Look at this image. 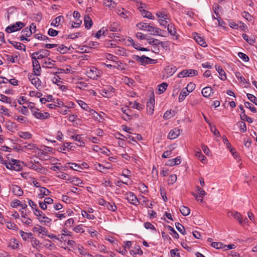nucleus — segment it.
I'll return each instance as SVG.
<instances>
[{
  "label": "nucleus",
  "instance_id": "f257e3e1",
  "mask_svg": "<svg viewBox=\"0 0 257 257\" xmlns=\"http://www.w3.org/2000/svg\"><path fill=\"white\" fill-rule=\"evenodd\" d=\"M36 207L37 205L33 202V207ZM33 213L37 216V219L41 223L44 224L49 223L52 221V219L47 217L45 214L38 209H35L33 207Z\"/></svg>",
  "mask_w": 257,
  "mask_h": 257
},
{
  "label": "nucleus",
  "instance_id": "f03ea898",
  "mask_svg": "<svg viewBox=\"0 0 257 257\" xmlns=\"http://www.w3.org/2000/svg\"><path fill=\"white\" fill-rule=\"evenodd\" d=\"M137 27L140 29H142L144 30L150 32L151 35H155L157 34L159 36H162L161 34H160V33L162 31L161 30L158 28L150 26L147 23H140L137 24Z\"/></svg>",
  "mask_w": 257,
  "mask_h": 257
},
{
  "label": "nucleus",
  "instance_id": "7ed1b4c3",
  "mask_svg": "<svg viewBox=\"0 0 257 257\" xmlns=\"http://www.w3.org/2000/svg\"><path fill=\"white\" fill-rule=\"evenodd\" d=\"M4 164L8 169L16 171H20L22 168L20 162L17 160L13 159L11 162H9L7 161Z\"/></svg>",
  "mask_w": 257,
  "mask_h": 257
},
{
  "label": "nucleus",
  "instance_id": "20e7f679",
  "mask_svg": "<svg viewBox=\"0 0 257 257\" xmlns=\"http://www.w3.org/2000/svg\"><path fill=\"white\" fill-rule=\"evenodd\" d=\"M35 195L39 198H42L45 196H47L50 191L45 187H38L33 189Z\"/></svg>",
  "mask_w": 257,
  "mask_h": 257
},
{
  "label": "nucleus",
  "instance_id": "39448f33",
  "mask_svg": "<svg viewBox=\"0 0 257 257\" xmlns=\"http://www.w3.org/2000/svg\"><path fill=\"white\" fill-rule=\"evenodd\" d=\"M25 26V24L21 22H18L15 24L9 26L6 29L7 33H12L21 30Z\"/></svg>",
  "mask_w": 257,
  "mask_h": 257
},
{
  "label": "nucleus",
  "instance_id": "423d86ee",
  "mask_svg": "<svg viewBox=\"0 0 257 257\" xmlns=\"http://www.w3.org/2000/svg\"><path fill=\"white\" fill-rule=\"evenodd\" d=\"M198 75L196 70L193 69L184 70L178 74V77L180 78L184 77H192Z\"/></svg>",
  "mask_w": 257,
  "mask_h": 257
},
{
  "label": "nucleus",
  "instance_id": "0eeeda50",
  "mask_svg": "<svg viewBox=\"0 0 257 257\" xmlns=\"http://www.w3.org/2000/svg\"><path fill=\"white\" fill-rule=\"evenodd\" d=\"M36 110H35L33 109V116H34L36 118L39 119L41 120H44L48 118L50 114L48 112L40 111L38 109L36 108Z\"/></svg>",
  "mask_w": 257,
  "mask_h": 257
},
{
  "label": "nucleus",
  "instance_id": "6e6552de",
  "mask_svg": "<svg viewBox=\"0 0 257 257\" xmlns=\"http://www.w3.org/2000/svg\"><path fill=\"white\" fill-rule=\"evenodd\" d=\"M86 73L87 76L91 79H95L98 76L97 69L95 67L87 68Z\"/></svg>",
  "mask_w": 257,
  "mask_h": 257
},
{
  "label": "nucleus",
  "instance_id": "1a4fd4ad",
  "mask_svg": "<svg viewBox=\"0 0 257 257\" xmlns=\"http://www.w3.org/2000/svg\"><path fill=\"white\" fill-rule=\"evenodd\" d=\"M182 132V130L175 128L172 130L168 134V138L171 140L177 138Z\"/></svg>",
  "mask_w": 257,
  "mask_h": 257
},
{
  "label": "nucleus",
  "instance_id": "9d476101",
  "mask_svg": "<svg viewBox=\"0 0 257 257\" xmlns=\"http://www.w3.org/2000/svg\"><path fill=\"white\" fill-rule=\"evenodd\" d=\"M125 198L131 204L137 205L139 202L137 197L134 195V193L129 192L125 195Z\"/></svg>",
  "mask_w": 257,
  "mask_h": 257
},
{
  "label": "nucleus",
  "instance_id": "9b49d317",
  "mask_svg": "<svg viewBox=\"0 0 257 257\" xmlns=\"http://www.w3.org/2000/svg\"><path fill=\"white\" fill-rule=\"evenodd\" d=\"M41 67L37 60H33V75L39 76L41 74Z\"/></svg>",
  "mask_w": 257,
  "mask_h": 257
},
{
  "label": "nucleus",
  "instance_id": "f8f14e48",
  "mask_svg": "<svg viewBox=\"0 0 257 257\" xmlns=\"http://www.w3.org/2000/svg\"><path fill=\"white\" fill-rule=\"evenodd\" d=\"M194 39L196 41V42L199 44L200 46L205 47L207 46V44L204 40V39L200 36L197 33H194Z\"/></svg>",
  "mask_w": 257,
  "mask_h": 257
},
{
  "label": "nucleus",
  "instance_id": "ddd939ff",
  "mask_svg": "<svg viewBox=\"0 0 257 257\" xmlns=\"http://www.w3.org/2000/svg\"><path fill=\"white\" fill-rule=\"evenodd\" d=\"M133 59L136 60V61L139 62L141 64L145 65L148 64L147 57L145 56H142L140 57L138 55H133Z\"/></svg>",
  "mask_w": 257,
  "mask_h": 257
},
{
  "label": "nucleus",
  "instance_id": "4468645a",
  "mask_svg": "<svg viewBox=\"0 0 257 257\" xmlns=\"http://www.w3.org/2000/svg\"><path fill=\"white\" fill-rule=\"evenodd\" d=\"M154 104L155 99L154 98H151L149 100L147 103V107L148 112L149 114L151 115L153 113L154 110Z\"/></svg>",
  "mask_w": 257,
  "mask_h": 257
},
{
  "label": "nucleus",
  "instance_id": "2eb2a0df",
  "mask_svg": "<svg viewBox=\"0 0 257 257\" xmlns=\"http://www.w3.org/2000/svg\"><path fill=\"white\" fill-rule=\"evenodd\" d=\"M12 192L17 196H22L23 194V191L21 188L16 185H13L11 188Z\"/></svg>",
  "mask_w": 257,
  "mask_h": 257
},
{
  "label": "nucleus",
  "instance_id": "dca6fc26",
  "mask_svg": "<svg viewBox=\"0 0 257 257\" xmlns=\"http://www.w3.org/2000/svg\"><path fill=\"white\" fill-rule=\"evenodd\" d=\"M64 21V18L62 16H59L56 17L54 20L52 21L51 23V25L54 27H58L61 25Z\"/></svg>",
  "mask_w": 257,
  "mask_h": 257
},
{
  "label": "nucleus",
  "instance_id": "f3484780",
  "mask_svg": "<svg viewBox=\"0 0 257 257\" xmlns=\"http://www.w3.org/2000/svg\"><path fill=\"white\" fill-rule=\"evenodd\" d=\"M48 52V51L46 50H43L39 52L33 53V59L43 58L47 55Z\"/></svg>",
  "mask_w": 257,
  "mask_h": 257
},
{
  "label": "nucleus",
  "instance_id": "a211bd4d",
  "mask_svg": "<svg viewBox=\"0 0 257 257\" xmlns=\"http://www.w3.org/2000/svg\"><path fill=\"white\" fill-rule=\"evenodd\" d=\"M9 42L15 48L21 50L22 49L24 50V51L26 50V47L25 46L20 43V42H17L13 41H10L9 40Z\"/></svg>",
  "mask_w": 257,
  "mask_h": 257
},
{
  "label": "nucleus",
  "instance_id": "6ab92c4d",
  "mask_svg": "<svg viewBox=\"0 0 257 257\" xmlns=\"http://www.w3.org/2000/svg\"><path fill=\"white\" fill-rule=\"evenodd\" d=\"M213 93V90L210 87H205L202 90V94L205 97L210 96Z\"/></svg>",
  "mask_w": 257,
  "mask_h": 257
},
{
  "label": "nucleus",
  "instance_id": "aec40b11",
  "mask_svg": "<svg viewBox=\"0 0 257 257\" xmlns=\"http://www.w3.org/2000/svg\"><path fill=\"white\" fill-rule=\"evenodd\" d=\"M84 23L85 28L87 29H90L93 24L91 19L88 15H85L84 16Z\"/></svg>",
  "mask_w": 257,
  "mask_h": 257
},
{
  "label": "nucleus",
  "instance_id": "412c9836",
  "mask_svg": "<svg viewBox=\"0 0 257 257\" xmlns=\"http://www.w3.org/2000/svg\"><path fill=\"white\" fill-rule=\"evenodd\" d=\"M215 68L220 75V79L222 80H226V74L223 69L220 66H216Z\"/></svg>",
  "mask_w": 257,
  "mask_h": 257
},
{
  "label": "nucleus",
  "instance_id": "4be33fe9",
  "mask_svg": "<svg viewBox=\"0 0 257 257\" xmlns=\"http://www.w3.org/2000/svg\"><path fill=\"white\" fill-rule=\"evenodd\" d=\"M33 231L38 232L39 233H42L43 234H46L48 230L44 227L40 225H36L33 227Z\"/></svg>",
  "mask_w": 257,
  "mask_h": 257
},
{
  "label": "nucleus",
  "instance_id": "5701e85b",
  "mask_svg": "<svg viewBox=\"0 0 257 257\" xmlns=\"http://www.w3.org/2000/svg\"><path fill=\"white\" fill-rule=\"evenodd\" d=\"M228 213H231V215H232L234 217V218H235L238 221L239 224H242V223H243V220L242 218L241 214L239 212H228Z\"/></svg>",
  "mask_w": 257,
  "mask_h": 257
},
{
  "label": "nucleus",
  "instance_id": "b1692460",
  "mask_svg": "<svg viewBox=\"0 0 257 257\" xmlns=\"http://www.w3.org/2000/svg\"><path fill=\"white\" fill-rule=\"evenodd\" d=\"M32 28V24H31L30 26V28H26L24 30H23L21 32V33L23 34V36H26V37H30V36L32 34V32L31 31V28Z\"/></svg>",
  "mask_w": 257,
  "mask_h": 257
},
{
  "label": "nucleus",
  "instance_id": "393cba45",
  "mask_svg": "<svg viewBox=\"0 0 257 257\" xmlns=\"http://www.w3.org/2000/svg\"><path fill=\"white\" fill-rule=\"evenodd\" d=\"M165 70L168 76H171L176 72V68L174 66H168Z\"/></svg>",
  "mask_w": 257,
  "mask_h": 257
},
{
  "label": "nucleus",
  "instance_id": "a878e982",
  "mask_svg": "<svg viewBox=\"0 0 257 257\" xmlns=\"http://www.w3.org/2000/svg\"><path fill=\"white\" fill-rule=\"evenodd\" d=\"M20 233L24 240H26L27 239H32V233L31 232H26L22 230L20 231Z\"/></svg>",
  "mask_w": 257,
  "mask_h": 257
},
{
  "label": "nucleus",
  "instance_id": "bb28decb",
  "mask_svg": "<svg viewBox=\"0 0 257 257\" xmlns=\"http://www.w3.org/2000/svg\"><path fill=\"white\" fill-rule=\"evenodd\" d=\"M168 32L172 36H176V31L174 25L173 24H170L167 27Z\"/></svg>",
  "mask_w": 257,
  "mask_h": 257
},
{
  "label": "nucleus",
  "instance_id": "cd10ccee",
  "mask_svg": "<svg viewBox=\"0 0 257 257\" xmlns=\"http://www.w3.org/2000/svg\"><path fill=\"white\" fill-rule=\"evenodd\" d=\"M33 170H35L39 173H43L45 170L42 167L41 164H34L33 163Z\"/></svg>",
  "mask_w": 257,
  "mask_h": 257
},
{
  "label": "nucleus",
  "instance_id": "c85d7f7f",
  "mask_svg": "<svg viewBox=\"0 0 257 257\" xmlns=\"http://www.w3.org/2000/svg\"><path fill=\"white\" fill-rule=\"evenodd\" d=\"M189 94V92L186 91L184 88H183L180 94V95L179 96V102H182L183 101L184 99L185 98V97L188 95Z\"/></svg>",
  "mask_w": 257,
  "mask_h": 257
},
{
  "label": "nucleus",
  "instance_id": "c756f323",
  "mask_svg": "<svg viewBox=\"0 0 257 257\" xmlns=\"http://www.w3.org/2000/svg\"><path fill=\"white\" fill-rule=\"evenodd\" d=\"M240 118L242 120L246 121L249 123L252 122V119L245 114L244 110H243V112L240 114Z\"/></svg>",
  "mask_w": 257,
  "mask_h": 257
},
{
  "label": "nucleus",
  "instance_id": "7c9ffc66",
  "mask_svg": "<svg viewBox=\"0 0 257 257\" xmlns=\"http://www.w3.org/2000/svg\"><path fill=\"white\" fill-rule=\"evenodd\" d=\"M141 15L145 18L153 20L154 19V17L152 16V14L146 10H142Z\"/></svg>",
  "mask_w": 257,
  "mask_h": 257
},
{
  "label": "nucleus",
  "instance_id": "2f4dec72",
  "mask_svg": "<svg viewBox=\"0 0 257 257\" xmlns=\"http://www.w3.org/2000/svg\"><path fill=\"white\" fill-rule=\"evenodd\" d=\"M195 156L200 160L203 163H205L206 161V158L203 155L201 154V151L199 150L198 151L196 152Z\"/></svg>",
  "mask_w": 257,
  "mask_h": 257
},
{
  "label": "nucleus",
  "instance_id": "473e14b6",
  "mask_svg": "<svg viewBox=\"0 0 257 257\" xmlns=\"http://www.w3.org/2000/svg\"><path fill=\"white\" fill-rule=\"evenodd\" d=\"M180 211L184 216H187L190 213V209L185 206H181L180 208Z\"/></svg>",
  "mask_w": 257,
  "mask_h": 257
},
{
  "label": "nucleus",
  "instance_id": "72a5a7b5",
  "mask_svg": "<svg viewBox=\"0 0 257 257\" xmlns=\"http://www.w3.org/2000/svg\"><path fill=\"white\" fill-rule=\"evenodd\" d=\"M19 136L20 138L25 139H29L32 137L31 134L29 132H20L19 133Z\"/></svg>",
  "mask_w": 257,
  "mask_h": 257
},
{
  "label": "nucleus",
  "instance_id": "f704fd0d",
  "mask_svg": "<svg viewBox=\"0 0 257 257\" xmlns=\"http://www.w3.org/2000/svg\"><path fill=\"white\" fill-rule=\"evenodd\" d=\"M167 228L168 230L170 231V234L173 237L176 239H178L179 238V234L172 227H171V226H168Z\"/></svg>",
  "mask_w": 257,
  "mask_h": 257
},
{
  "label": "nucleus",
  "instance_id": "c9c22d12",
  "mask_svg": "<svg viewBox=\"0 0 257 257\" xmlns=\"http://www.w3.org/2000/svg\"><path fill=\"white\" fill-rule=\"evenodd\" d=\"M176 227L177 229L182 234L184 235L186 234V231L184 227L180 223H176L175 224Z\"/></svg>",
  "mask_w": 257,
  "mask_h": 257
},
{
  "label": "nucleus",
  "instance_id": "e433bc0d",
  "mask_svg": "<svg viewBox=\"0 0 257 257\" xmlns=\"http://www.w3.org/2000/svg\"><path fill=\"white\" fill-rule=\"evenodd\" d=\"M116 13H117L118 15L121 16L123 18H127V13H128L123 8L117 9Z\"/></svg>",
  "mask_w": 257,
  "mask_h": 257
},
{
  "label": "nucleus",
  "instance_id": "4c0bfd02",
  "mask_svg": "<svg viewBox=\"0 0 257 257\" xmlns=\"http://www.w3.org/2000/svg\"><path fill=\"white\" fill-rule=\"evenodd\" d=\"M103 4L109 8H114L116 6L115 3L111 0H104Z\"/></svg>",
  "mask_w": 257,
  "mask_h": 257
},
{
  "label": "nucleus",
  "instance_id": "58836bf2",
  "mask_svg": "<svg viewBox=\"0 0 257 257\" xmlns=\"http://www.w3.org/2000/svg\"><path fill=\"white\" fill-rule=\"evenodd\" d=\"M0 101L8 103H11L12 99L4 94H0Z\"/></svg>",
  "mask_w": 257,
  "mask_h": 257
},
{
  "label": "nucleus",
  "instance_id": "ea45409f",
  "mask_svg": "<svg viewBox=\"0 0 257 257\" xmlns=\"http://www.w3.org/2000/svg\"><path fill=\"white\" fill-rule=\"evenodd\" d=\"M43 154L42 150L38 149L34 145H33V156H41Z\"/></svg>",
  "mask_w": 257,
  "mask_h": 257
},
{
  "label": "nucleus",
  "instance_id": "a19ab883",
  "mask_svg": "<svg viewBox=\"0 0 257 257\" xmlns=\"http://www.w3.org/2000/svg\"><path fill=\"white\" fill-rule=\"evenodd\" d=\"M147 40L148 43L150 45H155L156 46H159V42L160 41L158 39H147Z\"/></svg>",
  "mask_w": 257,
  "mask_h": 257
},
{
  "label": "nucleus",
  "instance_id": "79ce46f5",
  "mask_svg": "<svg viewBox=\"0 0 257 257\" xmlns=\"http://www.w3.org/2000/svg\"><path fill=\"white\" fill-rule=\"evenodd\" d=\"M33 80L35 81L34 83H33V85H35L37 89L40 90L42 88V86L41 81L40 80L39 78L38 77L33 78Z\"/></svg>",
  "mask_w": 257,
  "mask_h": 257
},
{
  "label": "nucleus",
  "instance_id": "37998d69",
  "mask_svg": "<svg viewBox=\"0 0 257 257\" xmlns=\"http://www.w3.org/2000/svg\"><path fill=\"white\" fill-rule=\"evenodd\" d=\"M57 51L60 53L65 54L68 51V49L66 46L61 45L57 48Z\"/></svg>",
  "mask_w": 257,
  "mask_h": 257
},
{
  "label": "nucleus",
  "instance_id": "c03bdc74",
  "mask_svg": "<svg viewBox=\"0 0 257 257\" xmlns=\"http://www.w3.org/2000/svg\"><path fill=\"white\" fill-rule=\"evenodd\" d=\"M177 177L176 175L173 174L171 175L169 177L168 179V184H174L177 180Z\"/></svg>",
  "mask_w": 257,
  "mask_h": 257
},
{
  "label": "nucleus",
  "instance_id": "a18cd8bd",
  "mask_svg": "<svg viewBox=\"0 0 257 257\" xmlns=\"http://www.w3.org/2000/svg\"><path fill=\"white\" fill-rule=\"evenodd\" d=\"M168 86V84L167 83L163 82L160 84L158 87L159 89L158 90L160 92V93H162L164 92V91L167 89V87Z\"/></svg>",
  "mask_w": 257,
  "mask_h": 257
},
{
  "label": "nucleus",
  "instance_id": "49530a36",
  "mask_svg": "<svg viewBox=\"0 0 257 257\" xmlns=\"http://www.w3.org/2000/svg\"><path fill=\"white\" fill-rule=\"evenodd\" d=\"M247 96L248 99L257 106V98L253 94L247 93Z\"/></svg>",
  "mask_w": 257,
  "mask_h": 257
},
{
  "label": "nucleus",
  "instance_id": "de8ad7c7",
  "mask_svg": "<svg viewBox=\"0 0 257 257\" xmlns=\"http://www.w3.org/2000/svg\"><path fill=\"white\" fill-rule=\"evenodd\" d=\"M195 88V84L194 83L190 82L184 89L189 93L191 92Z\"/></svg>",
  "mask_w": 257,
  "mask_h": 257
},
{
  "label": "nucleus",
  "instance_id": "09e8293b",
  "mask_svg": "<svg viewBox=\"0 0 257 257\" xmlns=\"http://www.w3.org/2000/svg\"><path fill=\"white\" fill-rule=\"evenodd\" d=\"M174 112V111H172L171 110H167L164 114V116H163L164 118L167 119H169V118H171L174 115V114H173Z\"/></svg>",
  "mask_w": 257,
  "mask_h": 257
},
{
  "label": "nucleus",
  "instance_id": "8fccbe9b",
  "mask_svg": "<svg viewBox=\"0 0 257 257\" xmlns=\"http://www.w3.org/2000/svg\"><path fill=\"white\" fill-rule=\"evenodd\" d=\"M238 56L242 59L244 62H248L249 61V57L245 54L239 52L238 53Z\"/></svg>",
  "mask_w": 257,
  "mask_h": 257
},
{
  "label": "nucleus",
  "instance_id": "3c124183",
  "mask_svg": "<svg viewBox=\"0 0 257 257\" xmlns=\"http://www.w3.org/2000/svg\"><path fill=\"white\" fill-rule=\"evenodd\" d=\"M211 245L215 248L219 249V248H222L224 246V245L222 243L219 242H212L211 244Z\"/></svg>",
  "mask_w": 257,
  "mask_h": 257
},
{
  "label": "nucleus",
  "instance_id": "603ef678",
  "mask_svg": "<svg viewBox=\"0 0 257 257\" xmlns=\"http://www.w3.org/2000/svg\"><path fill=\"white\" fill-rule=\"evenodd\" d=\"M10 246H11L13 248H18L19 247L18 241L15 239L11 240V241L10 242Z\"/></svg>",
  "mask_w": 257,
  "mask_h": 257
},
{
  "label": "nucleus",
  "instance_id": "864d4df0",
  "mask_svg": "<svg viewBox=\"0 0 257 257\" xmlns=\"http://www.w3.org/2000/svg\"><path fill=\"white\" fill-rule=\"evenodd\" d=\"M105 207H106V208L108 210L112 211H115L117 209L116 206L114 204H111V203L108 202H107Z\"/></svg>",
  "mask_w": 257,
  "mask_h": 257
},
{
  "label": "nucleus",
  "instance_id": "5fc2aeb1",
  "mask_svg": "<svg viewBox=\"0 0 257 257\" xmlns=\"http://www.w3.org/2000/svg\"><path fill=\"white\" fill-rule=\"evenodd\" d=\"M244 105L246 107L250 109V110L252 112H254V113H255L256 112V108L253 107V106H252V104L248 102H245L244 103Z\"/></svg>",
  "mask_w": 257,
  "mask_h": 257
},
{
  "label": "nucleus",
  "instance_id": "6e6d98bb",
  "mask_svg": "<svg viewBox=\"0 0 257 257\" xmlns=\"http://www.w3.org/2000/svg\"><path fill=\"white\" fill-rule=\"evenodd\" d=\"M34 38L40 41H45L47 39H48V38L46 36H44L42 35H40L39 34L35 35Z\"/></svg>",
  "mask_w": 257,
  "mask_h": 257
},
{
  "label": "nucleus",
  "instance_id": "4d7b16f0",
  "mask_svg": "<svg viewBox=\"0 0 257 257\" xmlns=\"http://www.w3.org/2000/svg\"><path fill=\"white\" fill-rule=\"evenodd\" d=\"M96 169L100 172H104V170L109 169V167H105L101 164H98L96 166Z\"/></svg>",
  "mask_w": 257,
  "mask_h": 257
},
{
  "label": "nucleus",
  "instance_id": "13d9d810",
  "mask_svg": "<svg viewBox=\"0 0 257 257\" xmlns=\"http://www.w3.org/2000/svg\"><path fill=\"white\" fill-rule=\"evenodd\" d=\"M239 124L240 127V131L242 133L245 132L246 131L245 123L243 121H240L239 122Z\"/></svg>",
  "mask_w": 257,
  "mask_h": 257
},
{
  "label": "nucleus",
  "instance_id": "bf43d9fd",
  "mask_svg": "<svg viewBox=\"0 0 257 257\" xmlns=\"http://www.w3.org/2000/svg\"><path fill=\"white\" fill-rule=\"evenodd\" d=\"M130 105L133 104V106H132L133 108H137V109H139V110H141V109H143L142 105L141 104H140L136 101L134 103L130 102Z\"/></svg>",
  "mask_w": 257,
  "mask_h": 257
},
{
  "label": "nucleus",
  "instance_id": "052dcab7",
  "mask_svg": "<svg viewBox=\"0 0 257 257\" xmlns=\"http://www.w3.org/2000/svg\"><path fill=\"white\" fill-rule=\"evenodd\" d=\"M48 33L50 36L54 37L58 35V31L51 28L49 30Z\"/></svg>",
  "mask_w": 257,
  "mask_h": 257
},
{
  "label": "nucleus",
  "instance_id": "680f3d73",
  "mask_svg": "<svg viewBox=\"0 0 257 257\" xmlns=\"http://www.w3.org/2000/svg\"><path fill=\"white\" fill-rule=\"evenodd\" d=\"M178 250L177 249H173L171 250L170 253L172 257H180V255L178 252Z\"/></svg>",
  "mask_w": 257,
  "mask_h": 257
},
{
  "label": "nucleus",
  "instance_id": "e2e57ef3",
  "mask_svg": "<svg viewBox=\"0 0 257 257\" xmlns=\"http://www.w3.org/2000/svg\"><path fill=\"white\" fill-rule=\"evenodd\" d=\"M60 79L61 78H60V77L57 76L56 77H54L52 79V81L54 83L57 84V85L60 86V84L62 83Z\"/></svg>",
  "mask_w": 257,
  "mask_h": 257
},
{
  "label": "nucleus",
  "instance_id": "0e129e2a",
  "mask_svg": "<svg viewBox=\"0 0 257 257\" xmlns=\"http://www.w3.org/2000/svg\"><path fill=\"white\" fill-rule=\"evenodd\" d=\"M210 131H211V132L215 135V136H220V133L217 130V128H216V127L215 126H214L213 127H212V126H210Z\"/></svg>",
  "mask_w": 257,
  "mask_h": 257
},
{
  "label": "nucleus",
  "instance_id": "69168bd1",
  "mask_svg": "<svg viewBox=\"0 0 257 257\" xmlns=\"http://www.w3.org/2000/svg\"><path fill=\"white\" fill-rule=\"evenodd\" d=\"M105 33V30L103 29L99 30L96 34H95V37L97 39H99L100 36L102 35H104Z\"/></svg>",
  "mask_w": 257,
  "mask_h": 257
},
{
  "label": "nucleus",
  "instance_id": "338daca9",
  "mask_svg": "<svg viewBox=\"0 0 257 257\" xmlns=\"http://www.w3.org/2000/svg\"><path fill=\"white\" fill-rule=\"evenodd\" d=\"M201 148L203 150V151L204 152V153L207 156L209 155V154H210V150L209 149V148L207 147V146L204 145H202L201 146Z\"/></svg>",
  "mask_w": 257,
  "mask_h": 257
},
{
  "label": "nucleus",
  "instance_id": "774afa93",
  "mask_svg": "<svg viewBox=\"0 0 257 257\" xmlns=\"http://www.w3.org/2000/svg\"><path fill=\"white\" fill-rule=\"evenodd\" d=\"M79 103V105L84 109L86 110H88V109L89 108V107L87 105V104L85 103L84 102L80 100L78 102Z\"/></svg>",
  "mask_w": 257,
  "mask_h": 257
}]
</instances>
